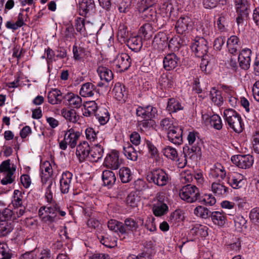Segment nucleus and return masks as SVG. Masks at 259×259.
Masks as SVG:
<instances>
[{"instance_id": "1", "label": "nucleus", "mask_w": 259, "mask_h": 259, "mask_svg": "<svg viewBox=\"0 0 259 259\" xmlns=\"http://www.w3.org/2000/svg\"><path fill=\"white\" fill-rule=\"evenodd\" d=\"M53 183V181H49L45 184H42V188L46 190V199L49 204L48 206H41L39 208L38 216L42 224L48 226L52 230H55V224L61 219L60 217H64L66 212L61 208L53 199L52 191Z\"/></svg>"}, {"instance_id": "2", "label": "nucleus", "mask_w": 259, "mask_h": 259, "mask_svg": "<svg viewBox=\"0 0 259 259\" xmlns=\"http://www.w3.org/2000/svg\"><path fill=\"white\" fill-rule=\"evenodd\" d=\"M223 116L229 127L235 133H240L243 130L244 124L241 115L233 109H226L223 112Z\"/></svg>"}, {"instance_id": "3", "label": "nucleus", "mask_w": 259, "mask_h": 259, "mask_svg": "<svg viewBox=\"0 0 259 259\" xmlns=\"http://www.w3.org/2000/svg\"><path fill=\"white\" fill-rule=\"evenodd\" d=\"M179 196L183 201L191 203L199 199L200 194L199 190L196 186L188 184L180 189Z\"/></svg>"}, {"instance_id": "4", "label": "nucleus", "mask_w": 259, "mask_h": 259, "mask_svg": "<svg viewBox=\"0 0 259 259\" xmlns=\"http://www.w3.org/2000/svg\"><path fill=\"white\" fill-rule=\"evenodd\" d=\"M15 171L16 166L14 164L11 165L10 159L3 161L0 164V172L5 177L2 179L1 183L4 185L12 184L14 181L13 175Z\"/></svg>"}, {"instance_id": "5", "label": "nucleus", "mask_w": 259, "mask_h": 259, "mask_svg": "<svg viewBox=\"0 0 259 259\" xmlns=\"http://www.w3.org/2000/svg\"><path fill=\"white\" fill-rule=\"evenodd\" d=\"M80 137V133L75 131L73 128H70L65 132L64 139L59 143L60 148L65 150L67 145L71 148H74Z\"/></svg>"}, {"instance_id": "6", "label": "nucleus", "mask_w": 259, "mask_h": 259, "mask_svg": "<svg viewBox=\"0 0 259 259\" xmlns=\"http://www.w3.org/2000/svg\"><path fill=\"white\" fill-rule=\"evenodd\" d=\"M147 181L158 186H163L168 182V175L162 169L157 168L148 172L147 176Z\"/></svg>"}, {"instance_id": "7", "label": "nucleus", "mask_w": 259, "mask_h": 259, "mask_svg": "<svg viewBox=\"0 0 259 259\" xmlns=\"http://www.w3.org/2000/svg\"><path fill=\"white\" fill-rule=\"evenodd\" d=\"M208 42L203 37L199 38L191 45V49L196 56L199 58L203 57L206 55L208 50Z\"/></svg>"}, {"instance_id": "8", "label": "nucleus", "mask_w": 259, "mask_h": 259, "mask_svg": "<svg viewBox=\"0 0 259 259\" xmlns=\"http://www.w3.org/2000/svg\"><path fill=\"white\" fill-rule=\"evenodd\" d=\"M232 162L238 167L242 169L249 168L253 164V159L250 155H237L231 158Z\"/></svg>"}, {"instance_id": "9", "label": "nucleus", "mask_w": 259, "mask_h": 259, "mask_svg": "<svg viewBox=\"0 0 259 259\" xmlns=\"http://www.w3.org/2000/svg\"><path fill=\"white\" fill-rule=\"evenodd\" d=\"M119 153L117 151H112L108 153L105 158L104 165L112 169H118L122 163L119 158Z\"/></svg>"}, {"instance_id": "10", "label": "nucleus", "mask_w": 259, "mask_h": 259, "mask_svg": "<svg viewBox=\"0 0 259 259\" xmlns=\"http://www.w3.org/2000/svg\"><path fill=\"white\" fill-rule=\"evenodd\" d=\"M228 183L233 189H238L244 186L245 179L243 175L232 172L228 174Z\"/></svg>"}, {"instance_id": "11", "label": "nucleus", "mask_w": 259, "mask_h": 259, "mask_svg": "<svg viewBox=\"0 0 259 259\" xmlns=\"http://www.w3.org/2000/svg\"><path fill=\"white\" fill-rule=\"evenodd\" d=\"M113 63L118 68L119 71H124L130 67L131 59L127 54L121 53L116 56Z\"/></svg>"}, {"instance_id": "12", "label": "nucleus", "mask_w": 259, "mask_h": 259, "mask_svg": "<svg viewBox=\"0 0 259 259\" xmlns=\"http://www.w3.org/2000/svg\"><path fill=\"white\" fill-rule=\"evenodd\" d=\"M251 54V50L248 48L243 49L240 52L238 59L239 66L242 69L247 70L249 68Z\"/></svg>"}, {"instance_id": "13", "label": "nucleus", "mask_w": 259, "mask_h": 259, "mask_svg": "<svg viewBox=\"0 0 259 259\" xmlns=\"http://www.w3.org/2000/svg\"><path fill=\"white\" fill-rule=\"evenodd\" d=\"M173 129L167 132V138L168 140L176 145H180L183 142L182 133L183 128L181 126H177L173 127Z\"/></svg>"}, {"instance_id": "14", "label": "nucleus", "mask_w": 259, "mask_h": 259, "mask_svg": "<svg viewBox=\"0 0 259 259\" xmlns=\"http://www.w3.org/2000/svg\"><path fill=\"white\" fill-rule=\"evenodd\" d=\"M41 179L42 184L53 181L51 177L53 174V168L50 162L46 161L40 165Z\"/></svg>"}, {"instance_id": "15", "label": "nucleus", "mask_w": 259, "mask_h": 259, "mask_svg": "<svg viewBox=\"0 0 259 259\" xmlns=\"http://www.w3.org/2000/svg\"><path fill=\"white\" fill-rule=\"evenodd\" d=\"M180 62V59L175 53L167 54L163 59V67L166 70L175 69Z\"/></svg>"}, {"instance_id": "16", "label": "nucleus", "mask_w": 259, "mask_h": 259, "mask_svg": "<svg viewBox=\"0 0 259 259\" xmlns=\"http://www.w3.org/2000/svg\"><path fill=\"white\" fill-rule=\"evenodd\" d=\"M90 149L89 143L85 141L81 142L77 146L76 155L80 162L88 158Z\"/></svg>"}, {"instance_id": "17", "label": "nucleus", "mask_w": 259, "mask_h": 259, "mask_svg": "<svg viewBox=\"0 0 259 259\" xmlns=\"http://www.w3.org/2000/svg\"><path fill=\"white\" fill-rule=\"evenodd\" d=\"M72 174L68 171L64 172L60 179V190L62 193H68L72 179Z\"/></svg>"}, {"instance_id": "18", "label": "nucleus", "mask_w": 259, "mask_h": 259, "mask_svg": "<svg viewBox=\"0 0 259 259\" xmlns=\"http://www.w3.org/2000/svg\"><path fill=\"white\" fill-rule=\"evenodd\" d=\"M168 37L164 32L158 33L154 38L153 45L159 51L164 50L168 45Z\"/></svg>"}, {"instance_id": "19", "label": "nucleus", "mask_w": 259, "mask_h": 259, "mask_svg": "<svg viewBox=\"0 0 259 259\" xmlns=\"http://www.w3.org/2000/svg\"><path fill=\"white\" fill-rule=\"evenodd\" d=\"M103 152V147L98 144H95L90 149L88 159L92 162H96L102 157Z\"/></svg>"}, {"instance_id": "20", "label": "nucleus", "mask_w": 259, "mask_h": 259, "mask_svg": "<svg viewBox=\"0 0 259 259\" xmlns=\"http://www.w3.org/2000/svg\"><path fill=\"white\" fill-rule=\"evenodd\" d=\"M64 98L66 100V104L71 108H79L82 105V99L79 96L73 93L66 94Z\"/></svg>"}, {"instance_id": "21", "label": "nucleus", "mask_w": 259, "mask_h": 259, "mask_svg": "<svg viewBox=\"0 0 259 259\" xmlns=\"http://www.w3.org/2000/svg\"><path fill=\"white\" fill-rule=\"evenodd\" d=\"M211 188L215 196L219 197H225L229 193V188L220 182L212 183Z\"/></svg>"}, {"instance_id": "22", "label": "nucleus", "mask_w": 259, "mask_h": 259, "mask_svg": "<svg viewBox=\"0 0 259 259\" xmlns=\"http://www.w3.org/2000/svg\"><path fill=\"white\" fill-rule=\"evenodd\" d=\"M228 52L233 55L238 53L240 48V42L239 38L235 35H232L227 41Z\"/></svg>"}, {"instance_id": "23", "label": "nucleus", "mask_w": 259, "mask_h": 259, "mask_svg": "<svg viewBox=\"0 0 259 259\" xmlns=\"http://www.w3.org/2000/svg\"><path fill=\"white\" fill-rule=\"evenodd\" d=\"M140 11L142 13V17L146 21H154L156 17V9L153 7L152 4L150 5L149 6H146L143 9L140 8Z\"/></svg>"}, {"instance_id": "24", "label": "nucleus", "mask_w": 259, "mask_h": 259, "mask_svg": "<svg viewBox=\"0 0 259 259\" xmlns=\"http://www.w3.org/2000/svg\"><path fill=\"white\" fill-rule=\"evenodd\" d=\"M123 153L128 160L135 161L137 160L138 155L137 150L133 146L127 142L123 147Z\"/></svg>"}, {"instance_id": "25", "label": "nucleus", "mask_w": 259, "mask_h": 259, "mask_svg": "<svg viewBox=\"0 0 259 259\" xmlns=\"http://www.w3.org/2000/svg\"><path fill=\"white\" fill-rule=\"evenodd\" d=\"M191 23V19L188 17H181L177 21L176 29L178 33L183 34L188 30Z\"/></svg>"}, {"instance_id": "26", "label": "nucleus", "mask_w": 259, "mask_h": 259, "mask_svg": "<svg viewBox=\"0 0 259 259\" xmlns=\"http://www.w3.org/2000/svg\"><path fill=\"white\" fill-rule=\"evenodd\" d=\"M200 151L201 147L198 141L197 142V144H194L191 148L188 146H185L183 148V152L186 158L192 159L194 158L196 155L200 154Z\"/></svg>"}, {"instance_id": "27", "label": "nucleus", "mask_w": 259, "mask_h": 259, "mask_svg": "<svg viewBox=\"0 0 259 259\" xmlns=\"http://www.w3.org/2000/svg\"><path fill=\"white\" fill-rule=\"evenodd\" d=\"M97 71L101 80L105 82H109L113 78V74L112 71L106 67L100 66Z\"/></svg>"}, {"instance_id": "28", "label": "nucleus", "mask_w": 259, "mask_h": 259, "mask_svg": "<svg viewBox=\"0 0 259 259\" xmlns=\"http://www.w3.org/2000/svg\"><path fill=\"white\" fill-rule=\"evenodd\" d=\"M114 98L118 101H125L126 92L125 87L121 83H116L112 90Z\"/></svg>"}, {"instance_id": "29", "label": "nucleus", "mask_w": 259, "mask_h": 259, "mask_svg": "<svg viewBox=\"0 0 259 259\" xmlns=\"http://www.w3.org/2000/svg\"><path fill=\"white\" fill-rule=\"evenodd\" d=\"M209 176L213 178H220L224 179L226 176V172L224 167L220 163H218L211 168Z\"/></svg>"}, {"instance_id": "30", "label": "nucleus", "mask_w": 259, "mask_h": 259, "mask_svg": "<svg viewBox=\"0 0 259 259\" xmlns=\"http://www.w3.org/2000/svg\"><path fill=\"white\" fill-rule=\"evenodd\" d=\"M83 115L85 116L95 115L97 112L98 106L95 101L86 102L83 104Z\"/></svg>"}, {"instance_id": "31", "label": "nucleus", "mask_w": 259, "mask_h": 259, "mask_svg": "<svg viewBox=\"0 0 259 259\" xmlns=\"http://www.w3.org/2000/svg\"><path fill=\"white\" fill-rule=\"evenodd\" d=\"M48 99L49 103L52 105L60 104L63 99L61 91L55 89L49 92Z\"/></svg>"}, {"instance_id": "32", "label": "nucleus", "mask_w": 259, "mask_h": 259, "mask_svg": "<svg viewBox=\"0 0 259 259\" xmlns=\"http://www.w3.org/2000/svg\"><path fill=\"white\" fill-rule=\"evenodd\" d=\"M95 8L94 2L93 0H86L82 1L79 4V13L82 16H85L87 14L93 10Z\"/></svg>"}, {"instance_id": "33", "label": "nucleus", "mask_w": 259, "mask_h": 259, "mask_svg": "<svg viewBox=\"0 0 259 259\" xmlns=\"http://www.w3.org/2000/svg\"><path fill=\"white\" fill-rule=\"evenodd\" d=\"M211 218L214 224L220 227L224 226L227 221L225 213L218 211L211 212Z\"/></svg>"}, {"instance_id": "34", "label": "nucleus", "mask_w": 259, "mask_h": 259, "mask_svg": "<svg viewBox=\"0 0 259 259\" xmlns=\"http://www.w3.org/2000/svg\"><path fill=\"white\" fill-rule=\"evenodd\" d=\"M102 179L104 185L108 188L111 187L115 184L116 180L115 174L109 170L103 171Z\"/></svg>"}, {"instance_id": "35", "label": "nucleus", "mask_w": 259, "mask_h": 259, "mask_svg": "<svg viewBox=\"0 0 259 259\" xmlns=\"http://www.w3.org/2000/svg\"><path fill=\"white\" fill-rule=\"evenodd\" d=\"M95 89V86L92 83L86 82L82 85L79 94L83 97H92L96 92Z\"/></svg>"}, {"instance_id": "36", "label": "nucleus", "mask_w": 259, "mask_h": 259, "mask_svg": "<svg viewBox=\"0 0 259 259\" xmlns=\"http://www.w3.org/2000/svg\"><path fill=\"white\" fill-rule=\"evenodd\" d=\"M166 109L169 113H175L183 109L181 103L175 98L168 99Z\"/></svg>"}, {"instance_id": "37", "label": "nucleus", "mask_w": 259, "mask_h": 259, "mask_svg": "<svg viewBox=\"0 0 259 259\" xmlns=\"http://www.w3.org/2000/svg\"><path fill=\"white\" fill-rule=\"evenodd\" d=\"M158 84L161 89L171 88L173 85L172 77L170 74H162L158 79Z\"/></svg>"}, {"instance_id": "38", "label": "nucleus", "mask_w": 259, "mask_h": 259, "mask_svg": "<svg viewBox=\"0 0 259 259\" xmlns=\"http://www.w3.org/2000/svg\"><path fill=\"white\" fill-rule=\"evenodd\" d=\"M108 228L115 232L119 231L121 234L126 233V231L124 225L115 220H110L108 223Z\"/></svg>"}, {"instance_id": "39", "label": "nucleus", "mask_w": 259, "mask_h": 259, "mask_svg": "<svg viewBox=\"0 0 259 259\" xmlns=\"http://www.w3.org/2000/svg\"><path fill=\"white\" fill-rule=\"evenodd\" d=\"M61 115L66 120L73 123L76 122L79 119L78 116L77 115L76 111L74 110H67L64 108L61 110Z\"/></svg>"}, {"instance_id": "40", "label": "nucleus", "mask_w": 259, "mask_h": 259, "mask_svg": "<svg viewBox=\"0 0 259 259\" xmlns=\"http://www.w3.org/2000/svg\"><path fill=\"white\" fill-rule=\"evenodd\" d=\"M209 96L212 102L217 106H221L223 105L224 100L220 91L213 89V91L210 92Z\"/></svg>"}, {"instance_id": "41", "label": "nucleus", "mask_w": 259, "mask_h": 259, "mask_svg": "<svg viewBox=\"0 0 259 259\" xmlns=\"http://www.w3.org/2000/svg\"><path fill=\"white\" fill-rule=\"evenodd\" d=\"M100 123L102 125L106 124L109 119V114L105 108H101L99 112L95 114Z\"/></svg>"}, {"instance_id": "42", "label": "nucleus", "mask_w": 259, "mask_h": 259, "mask_svg": "<svg viewBox=\"0 0 259 259\" xmlns=\"http://www.w3.org/2000/svg\"><path fill=\"white\" fill-rule=\"evenodd\" d=\"M119 175L121 182L123 183L129 182L132 178L130 169L127 167H123L119 169Z\"/></svg>"}, {"instance_id": "43", "label": "nucleus", "mask_w": 259, "mask_h": 259, "mask_svg": "<svg viewBox=\"0 0 259 259\" xmlns=\"http://www.w3.org/2000/svg\"><path fill=\"white\" fill-rule=\"evenodd\" d=\"M168 211V206L164 203L154 204L153 206L154 214L157 217H160L165 214Z\"/></svg>"}, {"instance_id": "44", "label": "nucleus", "mask_w": 259, "mask_h": 259, "mask_svg": "<svg viewBox=\"0 0 259 259\" xmlns=\"http://www.w3.org/2000/svg\"><path fill=\"white\" fill-rule=\"evenodd\" d=\"M128 44L130 48L133 50H139L142 47V39L139 36L130 37L128 40Z\"/></svg>"}, {"instance_id": "45", "label": "nucleus", "mask_w": 259, "mask_h": 259, "mask_svg": "<svg viewBox=\"0 0 259 259\" xmlns=\"http://www.w3.org/2000/svg\"><path fill=\"white\" fill-rule=\"evenodd\" d=\"M162 153L166 157L171 160H174L178 157V153L176 149L169 146L164 147L162 149Z\"/></svg>"}, {"instance_id": "46", "label": "nucleus", "mask_w": 259, "mask_h": 259, "mask_svg": "<svg viewBox=\"0 0 259 259\" xmlns=\"http://www.w3.org/2000/svg\"><path fill=\"white\" fill-rule=\"evenodd\" d=\"M210 213L211 212L207 208L201 205L197 206L194 209V214L203 219L207 218Z\"/></svg>"}, {"instance_id": "47", "label": "nucleus", "mask_w": 259, "mask_h": 259, "mask_svg": "<svg viewBox=\"0 0 259 259\" xmlns=\"http://www.w3.org/2000/svg\"><path fill=\"white\" fill-rule=\"evenodd\" d=\"M175 8L172 2H165L160 8L163 17H170Z\"/></svg>"}, {"instance_id": "48", "label": "nucleus", "mask_w": 259, "mask_h": 259, "mask_svg": "<svg viewBox=\"0 0 259 259\" xmlns=\"http://www.w3.org/2000/svg\"><path fill=\"white\" fill-rule=\"evenodd\" d=\"M209 123L214 128L220 130L222 128L223 123L221 117L217 114H213L209 118Z\"/></svg>"}, {"instance_id": "49", "label": "nucleus", "mask_w": 259, "mask_h": 259, "mask_svg": "<svg viewBox=\"0 0 259 259\" xmlns=\"http://www.w3.org/2000/svg\"><path fill=\"white\" fill-rule=\"evenodd\" d=\"M23 195L21 191L15 190L14 192V198L12 200V204L15 208H19L20 206H24L22 200Z\"/></svg>"}, {"instance_id": "50", "label": "nucleus", "mask_w": 259, "mask_h": 259, "mask_svg": "<svg viewBox=\"0 0 259 259\" xmlns=\"http://www.w3.org/2000/svg\"><path fill=\"white\" fill-rule=\"evenodd\" d=\"M140 201V198L136 192H132L127 196L126 202L128 205L136 207Z\"/></svg>"}, {"instance_id": "51", "label": "nucleus", "mask_w": 259, "mask_h": 259, "mask_svg": "<svg viewBox=\"0 0 259 259\" xmlns=\"http://www.w3.org/2000/svg\"><path fill=\"white\" fill-rule=\"evenodd\" d=\"M11 255L7 244L0 242V259H11Z\"/></svg>"}, {"instance_id": "52", "label": "nucleus", "mask_w": 259, "mask_h": 259, "mask_svg": "<svg viewBox=\"0 0 259 259\" xmlns=\"http://www.w3.org/2000/svg\"><path fill=\"white\" fill-rule=\"evenodd\" d=\"M124 226L125 228L126 232L131 231H136L138 228V223L132 218H127L124 221Z\"/></svg>"}, {"instance_id": "53", "label": "nucleus", "mask_w": 259, "mask_h": 259, "mask_svg": "<svg viewBox=\"0 0 259 259\" xmlns=\"http://www.w3.org/2000/svg\"><path fill=\"white\" fill-rule=\"evenodd\" d=\"M177 124H174L173 121L169 118H165L160 121V127L162 130L169 132L173 129V127L177 126Z\"/></svg>"}, {"instance_id": "54", "label": "nucleus", "mask_w": 259, "mask_h": 259, "mask_svg": "<svg viewBox=\"0 0 259 259\" xmlns=\"http://www.w3.org/2000/svg\"><path fill=\"white\" fill-rule=\"evenodd\" d=\"M13 212L9 208H5L0 211V222H5L13 220Z\"/></svg>"}, {"instance_id": "55", "label": "nucleus", "mask_w": 259, "mask_h": 259, "mask_svg": "<svg viewBox=\"0 0 259 259\" xmlns=\"http://www.w3.org/2000/svg\"><path fill=\"white\" fill-rule=\"evenodd\" d=\"M199 202L206 205L212 206L215 204L216 199L211 194H205L200 199Z\"/></svg>"}, {"instance_id": "56", "label": "nucleus", "mask_w": 259, "mask_h": 259, "mask_svg": "<svg viewBox=\"0 0 259 259\" xmlns=\"http://www.w3.org/2000/svg\"><path fill=\"white\" fill-rule=\"evenodd\" d=\"M143 35L146 39H150L152 37L153 32L152 26L149 24H145L141 28Z\"/></svg>"}, {"instance_id": "57", "label": "nucleus", "mask_w": 259, "mask_h": 259, "mask_svg": "<svg viewBox=\"0 0 259 259\" xmlns=\"http://www.w3.org/2000/svg\"><path fill=\"white\" fill-rule=\"evenodd\" d=\"M75 26L78 32L83 34L85 33V20L83 18H77L75 20Z\"/></svg>"}, {"instance_id": "58", "label": "nucleus", "mask_w": 259, "mask_h": 259, "mask_svg": "<svg viewBox=\"0 0 259 259\" xmlns=\"http://www.w3.org/2000/svg\"><path fill=\"white\" fill-rule=\"evenodd\" d=\"M233 220H234L235 227L238 229H241L245 226L246 223V221L242 215L233 217Z\"/></svg>"}, {"instance_id": "59", "label": "nucleus", "mask_w": 259, "mask_h": 259, "mask_svg": "<svg viewBox=\"0 0 259 259\" xmlns=\"http://www.w3.org/2000/svg\"><path fill=\"white\" fill-rule=\"evenodd\" d=\"M155 218L152 216L148 217L146 221L145 226L150 231L154 232L156 230Z\"/></svg>"}, {"instance_id": "60", "label": "nucleus", "mask_w": 259, "mask_h": 259, "mask_svg": "<svg viewBox=\"0 0 259 259\" xmlns=\"http://www.w3.org/2000/svg\"><path fill=\"white\" fill-rule=\"evenodd\" d=\"M85 136L88 140L95 141L97 138L99 132H96L93 128H87L85 131Z\"/></svg>"}, {"instance_id": "61", "label": "nucleus", "mask_w": 259, "mask_h": 259, "mask_svg": "<svg viewBox=\"0 0 259 259\" xmlns=\"http://www.w3.org/2000/svg\"><path fill=\"white\" fill-rule=\"evenodd\" d=\"M13 230L11 224L6 223L0 226V235L5 236L10 233Z\"/></svg>"}, {"instance_id": "62", "label": "nucleus", "mask_w": 259, "mask_h": 259, "mask_svg": "<svg viewBox=\"0 0 259 259\" xmlns=\"http://www.w3.org/2000/svg\"><path fill=\"white\" fill-rule=\"evenodd\" d=\"M130 139L131 143L135 146H138L141 143V136L137 132L132 133L130 136Z\"/></svg>"}, {"instance_id": "63", "label": "nucleus", "mask_w": 259, "mask_h": 259, "mask_svg": "<svg viewBox=\"0 0 259 259\" xmlns=\"http://www.w3.org/2000/svg\"><path fill=\"white\" fill-rule=\"evenodd\" d=\"M252 147L254 152L259 154V132L256 133L252 137Z\"/></svg>"}, {"instance_id": "64", "label": "nucleus", "mask_w": 259, "mask_h": 259, "mask_svg": "<svg viewBox=\"0 0 259 259\" xmlns=\"http://www.w3.org/2000/svg\"><path fill=\"white\" fill-rule=\"evenodd\" d=\"M249 218L254 223H259V207H255L251 209Z\"/></svg>"}]
</instances>
